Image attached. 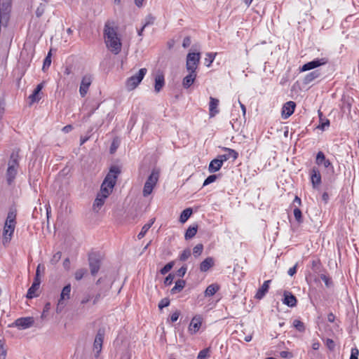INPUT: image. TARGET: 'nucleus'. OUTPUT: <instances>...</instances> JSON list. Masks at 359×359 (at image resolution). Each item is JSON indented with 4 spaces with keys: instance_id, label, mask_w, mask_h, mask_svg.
I'll use <instances>...</instances> for the list:
<instances>
[{
    "instance_id": "f257e3e1",
    "label": "nucleus",
    "mask_w": 359,
    "mask_h": 359,
    "mask_svg": "<svg viewBox=\"0 0 359 359\" xmlns=\"http://www.w3.org/2000/svg\"><path fill=\"white\" fill-rule=\"evenodd\" d=\"M120 172V169L117 166H112L110 168L101 185L100 191L97 194L93 203L94 210L97 212L104 205L105 199L112 192Z\"/></svg>"
},
{
    "instance_id": "f03ea898",
    "label": "nucleus",
    "mask_w": 359,
    "mask_h": 359,
    "mask_svg": "<svg viewBox=\"0 0 359 359\" xmlns=\"http://www.w3.org/2000/svg\"><path fill=\"white\" fill-rule=\"evenodd\" d=\"M104 38L106 46L114 54L121 50L122 43L117 33V28L113 21H107L104 27Z\"/></svg>"
},
{
    "instance_id": "7ed1b4c3",
    "label": "nucleus",
    "mask_w": 359,
    "mask_h": 359,
    "mask_svg": "<svg viewBox=\"0 0 359 359\" xmlns=\"http://www.w3.org/2000/svg\"><path fill=\"white\" fill-rule=\"evenodd\" d=\"M18 154L13 152L8 161V168L6 170V181L8 184H11L15 180L18 173Z\"/></svg>"
},
{
    "instance_id": "20e7f679",
    "label": "nucleus",
    "mask_w": 359,
    "mask_h": 359,
    "mask_svg": "<svg viewBox=\"0 0 359 359\" xmlns=\"http://www.w3.org/2000/svg\"><path fill=\"white\" fill-rule=\"evenodd\" d=\"M159 178V172L158 170L154 169L147 180H146L142 194L144 197L149 196L155 186L156 185Z\"/></svg>"
},
{
    "instance_id": "39448f33",
    "label": "nucleus",
    "mask_w": 359,
    "mask_h": 359,
    "mask_svg": "<svg viewBox=\"0 0 359 359\" xmlns=\"http://www.w3.org/2000/svg\"><path fill=\"white\" fill-rule=\"evenodd\" d=\"M147 72V69L146 68H142L135 75L128 78L126 84L127 89L128 90H134L140 83Z\"/></svg>"
},
{
    "instance_id": "423d86ee",
    "label": "nucleus",
    "mask_w": 359,
    "mask_h": 359,
    "mask_svg": "<svg viewBox=\"0 0 359 359\" xmlns=\"http://www.w3.org/2000/svg\"><path fill=\"white\" fill-rule=\"evenodd\" d=\"M201 60L200 53H189L187 55L186 69L187 71H195L198 68Z\"/></svg>"
},
{
    "instance_id": "0eeeda50",
    "label": "nucleus",
    "mask_w": 359,
    "mask_h": 359,
    "mask_svg": "<svg viewBox=\"0 0 359 359\" xmlns=\"http://www.w3.org/2000/svg\"><path fill=\"white\" fill-rule=\"evenodd\" d=\"M40 269H41V264H39L36 269V276L34 280V282L32 285V286L29 288L27 294V297L28 299H32L34 297H36V291L39 288V285L41 284V279L39 278L40 275Z\"/></svg>"
},
{
    "instance_id": "6e6552de",
    "label": "nucleus",
    "mask_w": 359,
    "mask_h": 359,
    "mask_svg": "<svg viewBox=\"0 0 359 359\" xmlns=\"http://www.w3.org/2000/svg\"><path fill=\"white\" fill-rule=\"evenodd\" d=\"M229 159V156L219 155L217 158L212 160L209 164L208 170L210 172H215L220 170L224 162Z\"/></svg>"
},
{
    "instance_id": "1a4fd4ad",
    "label": "nucleus",
    "mask_w": 359,
    "mask_h": 359,
    "mask_svg": "<svg viewBox=\"0 0 359 359\" xmlns=\"http://www.w3.org/2000/svg\"><path fill=\"white\" fill-rule=\"evenodd\" d=\"M34 323L33 317H24L19 318L15 320L13 325L18 327L20 330H25L31 327Z\"/></svg>"
},
{
    "instance_id": "9d476101",
    "label": "nucleus",
    "mask_w": 359,
    "mask_h": 359,
    "mask_svg": "<svg viewBox=\"0 0 359 359\" xmlns=\"http://www.w3.org/2000/svg\"><path fill=\"white\" fill-rule=\"evenodd\" d=\"M104 330L103 329H100L97 331V333L95 336L94 344H93V351L95 353V356L97 357L100 353L102 351V343L104 340Z\"/></svg>"
},
{
    "instance_id": "9b49d317",
    "label": "nucleus",
    "mask_w": 359,
    "mask_h": 359,
    "mask_svg": "<svg viewBox=\"0 0 359 359\" xmlns=\"http://www.w3.org/2000/svg\"><path fill=\"white\" fill-rule=\"evenodd\" d=\"M328 60L325 57L316 59L311 62L304 64L300 69L301 72L309 71L315 68H317L321 65L327 64Z\"/></svg>"
},
{
    "instance_id": "f8f14e48",
    "label": "nucleus",
    "mask_w": 359,
    "mask_h": 359,
    "mask_svg": "<svg viewBox=\"0 0 359 359\" xmlns=\"http://www.w3.org/2000/svg\"><path fill=\"white\" fill-rule=\"evenodd\" d=\"M71 285L67 284L62 290L60 299L57 304V309H62L66 305L65 302L70 298L71 295Z\"/></svg>"
},
{
    "instance_id": "ddd939ff",
    "label": "nucleus",
    "mask_w": 359,
    "mask_h": 359,
    "mask_svg": "<svg viewBox=\"0 0 359 359\" xmlns=\"http://www.w3.org/2000/svg\"><path fill=\"white\" fill-rule=\"evenodd\" d=\"M15 225L6 224L4 227L3 232V244L6 245L8 244L12 238L13 234L14 233Z\"/></svg>"
},
{
    "instance_id": "4468645a",
    "label": "nucleus",
    "mask_w": 359,
    "mask_h": 359,
    "mask_svg": "<svg viewBox=\"0 0 359 359\" xmlns=\"http://www.w3.org/2000/svg\"><path fill=\"white\" fill-rule=\"evenodd\" d=\"M91 83L92 78L90 75H85L83 76L79 88V93L82 97H85L87 94Z\"/></svg>"
},
{
    "instance_id": "2eb2a0df",
    "label": "nucleus",
    "mask_w": 359,
    "mask_h": 359,
    "mask_svg": "<svg viewBox=\"0 0 359 359\" xmlns=\"http://www.w3.org/2000/svg\"><path fill=\"white\" fill-rule=\"evenodd\" d=\"M202 325V318L200 316H194L189 325L188 331L191 334H196Z\"/></svg>"
},
{
    "instance_id": "dca6fc26",
    "label": "nucleus",
    "mask_w": 359,
    "mask_h": 359,
    "mask_svg": "<svg viewBox=\"0 0 359 359\" xmlns=\"http://www.w3.org/2000/svg\"><path fill=\"white\" fill-rule=\"evenodd\" d=\"M89 266L90 269V273L93 276H95L100 268V261L98 258L95 255H91L89 257Z\"/></svg>"
},
{
    "instance_id": "f3484780",
    "label": "nucleus",
    "mask_w": 359,
    "mask_h": 359,
    "mask_svg": "<svg viewBox=\"0 0 359 359\" xmlns=\"http://www.w3.org/2000/svg\"><path fill=\"white\" fill-rule=\"evenodd\" d=\"M296 104L292 101H289L286 102L282 109V115L285 118H288L290 116L294 111Z\"/></svg>"
},
{
    "instance_id": "a211bd4d",
    "label": "nucleus",
    "mask_w": 359,
    "mask_h": 359,
    "mask_svg": "<svg viewBox=\"0 0 359 359\" xmlns=\"http://www.w3.org/2000/svg\"><path fill=\"white\" fill-rule=\"evenodd\" d=\"M311 180L313 188H316L321 183V175L316 168H313L311 170Z\"/></svg>"
},
{
    "instance_id": "6ab92c4d",
    "label": "nucleus",
    "mask_w": 359,
    "mask_h": 359,
    "mask_svg": "<svg viewBox=\"0 0 359 359\" xmlns=\"http://www.w3.org/2000/svg\"><path fill=\"white\" fill-rule=\"evenodd\" d=\"M284 299L283 302L284 304L293 307L295 306L297 302V298L290 292L285 291L283 293Z\"/></svg>"
},
{
    "instance_id": "aec40b11",
    "label": "nucleus",
    "mask_w": 359,
    "mask_h": 359,
    "mask_svg": "<svg viewBox=\"0 0 359 359\" xmlns=\"http://www.w3.org/2000/svg\"><path fill=\"white\" fill-rule=\"evenodd\" d=\"M189 74L187 75L182 81V85L185 88H189L195 81L197 74L195 71H188Z\"/></svg>"
},
{
    "instance_id": "412c9836",
    "label": "nucleus",
    "mask_w": 359,
    "mask_h": 359,
    "mask_svg": "<svg viewBox=\"0 0 359 359\" xmlns=\"http://www.w3.org/2000/svg\"><path fill=\"white\" fill-rule=\"evenodd\" d=\"M43 86L44 82H41V83L38 84L33 93L29 96V99L31 100V104L39 102L41 99L40 93Z\"/></svg>"
},
{
    "instance_id": "4be33fe9",
    "label": "nucleus",
    "mask_w": 359,
    "mask_h": 359,
    "mask_svg": "<svg viewBox=\"0 0 359 359\" xmlns=\"http://www.w3.org/2000/svg\"><path fill=\"white\" fill-rule=\"evenodd\" d=\"M271 280H266L264 282L263 285H262V287L257 290L256 294H255V298L257 299H262L264 295L266 294V293L268 292L269 290V284L271 283Z\"/></svg>"
},
{
    "instance_id": "5701e85b",
    "label": "nucleus",
    "mask_w": 359,
    "mask_h": 359,
    "mask_svg": "<svg viewBox=\"0 0 359 359\" xmlns=\"http://www.w3.org/2000/svg\"><path fill=\"white\" fill-rule=\"evenodd\" d=\"M218 104H219V100L210 97V104H209V111H210V117H213L217 114L219 113V110L217 109Z\"/></svg>"
},
{
    "instance_id": "b1692460",
    "label": "nucleus",
    "mask_w": 359,
    "mask_h": 359,
    "mask_svg": "<svg viewBox=\"0 0 359 359\" xmlns=\"http://www.w3.org/2000/svg\"><path fill=\"white\" fill-rule=\"evenodd\" d=\"M214 265V259L212 257H207L200 264V271L202 272L208 271Z\"/></svg>"
},
{
    "instance_id": "393cba45",
    "label": "nucleus",
    "mask_w": 359,
    "mask_h": 359,
    "mask_svg": "<svg viewBox=\"0 0 359 359\" xmlns=\"http://www.w3.org/2000/svg\"><path fill=\"white\" fill-rule=\"evenodd\" d=\"M186 282L182 279H180L175 282V286L171 289L170 293L172 294L180 292L185 287Z\"/></svg>"
},
{
    "instance_id": "a878e982",
    "label": "nucleus",
    "mask_w": 359,
    "mask_h": 359,
    "mask_svg": "<svg viewBox=\"0 0 359 359\" xmlns=\"http://www.w3.org/2000/svg\"><path fill=\"white\" fill-rule=\"evenodd\" d=\"M165 83L164 77L163 75L158 74L155 77L154 89L156 93L160 92Z\"/></svg>"
},
{
    "instance_id": "bb28decb",
    "label": "nucleus",
    "mask_w": 359,
    "mask_h": 359,
    "mask_svg": "<svg viewBox=\"0 0 359 359\" xmlns=\"http://www.w3.org/2000/svg\"><path fill=\"white\" fill-rule=\"evenodd\" d=\"M320 74L318 70L311 72L306 74L304 79V83L309 84L320 76Z\"/></svg>"
},
{
    "instance_id": "cd10ccee",
    "label": "nucleus",
    "mask_w": 359,
    "mask_h": 359,
    "mask_svg": "<svg viewBox=\"0 0 359 359\" xmlns=\"http://www.w3.org/2000/svg\"><path fill=\"white\" fill-rule=\"evenodd\" d=\"M219 289V287L217 284H211L208 285L205 291V295L206 297L213 296Z\"/></svg>"
},
{
    "instance_id": "c85d7f7f",
    "label": "nucleus",
    "mask_w": 359,
    "mask_h": 359,
    "mask_svg": "<svg viewBox=\"0 0 359 359\" xmlns=\"http://www.w3.org/2000/svg\"><path fill=\"white\" fill-rule=\"evenodd\" d=\"M154 222V219H151L149 223L146 224L142 226L141 231L137 235V238L139 239H142L145 236L146 233L151 228Z\"/></svg>"
},
{
    "instance_id": "c756f323",
    "label": "nucleus",
    "mask_w": 359,
    "mask_h": 359,
    "mask_svg": "<svg viewBox=\"0 0 359 359\" xmlns=\"http://www.w3.org/2000/svg\"><path fill=\"white\" fill-rule=\"evenodd\" d=\"M192 210L191 208H187L184 210L180 215V222L184 223L191 215Z\"/></svg>"
},
{
    "instance_id": "7c9ffc66",
    "label": "nucleus",
    "mask_w": 359,
    "mask_h": 359,
    "mask_svg": "<svg viewBox=\"0 0 359 359\" xmlns=\"http://www.w3.org/2000/svg\"><path fill=\"white\" fill-rule=\"evenodd\" d=\"M197 232V226H190L185 233V238L187 240L192 238Z\"/></svg>"
},
{
    "instance_id": "2f4dec72",
    "label": "nucleus",
    "mask_w": 359,
    "mask_h": 359,
    "mask_svg": "<svg viewBox=\"0 0 359 359\" xmlns=\"http://www.w3.org/2000/svg\"><path fill=\"white\" fill-rule=\"evenodd\" d=\"M86 269H79L74 273V278L76 280H81L87 273Z\"/></svg>"
},
{
    "instance_id": "473e14b6",
    "label": "nucleus",
    "mask_w": 359,
    "mask_h": 359,
    "mask_svg": "<svg viewBox=\"0 0 359 359\" xmlns=\"http://www.w3.org/2000/svg\"><path fill=\"white\" fill-rule=\"evenodd\" d=\"M15 217H16L15 212L14 211H10L8 213L7 218H6L5 223L15 225V223H16Z\"/></svg>"
},
{
    "instance_id": "72a5a7b5",
    "label": "nucleus",
    "mask_w": 359,
    "mask_h": 359,
    "mask_svg": "<svg viewBox=\"0 0 359 359\" xmlns=\"http://www.w3.org/2000/svg\"><path fill=\"white\" fill-rule=\"evenodd\" d=\"M210 348L201 350L198 354L197 359H207L210 356Z\"/></svg>"
},
{
    "instance_id": "f704fd0d",
    "label": "nucleus",
    "mask_w": 359,
    "mask_h": 359,
    "mask_svg": "<svg viewBox=\"0 0 359 359\" xmlns=\"http://www.w3.org/2000/svg\"><path fill=\"white\" fill-rule=\"evenodd\" d=\"M224 149L225 151H226L228 152V154H222V156H229V159L230 158H232L233 160H235L238 158V154L235 150H233L232 149H229V148H226V147Z\"/></svg>"
},
{
    "instance_id": "c9c22d12",
    "label": "nucleus",
    "mask_w": 359,
    "mask_h": 359,
    "mask_svg": "<svg viewBox=\"0 0 359 359\" xmlns=\"http://www.w3.org/2000/svg\"><path fill=\"white\" fill-rule=\"evenodd\" d=\"M293 213L297 222L299 224L302 223L303 222V217L301 210L298 208H295L293 210Z\"/></svg>"
},
{
    "instance_id": "e433bc0d",
    "label": "nucleus",
    "mask_w": 359,
    "mask_h": 359,
    "mask_svg": "<svg viewBox=\"0 0 359 359\" xmlns=\"http://www.w3.org/2000/svg\"><path fill=\"white\" fill-rule=\"evenodd\" d=\"M215 54L212 53H206V57L205 58V65L207 67H210L215 60Z\"/></svg>"
},
{
    "instance_id": "4c0bfd02",
    "label": "nucleus",
    "mask_w": 359,
    "mask_h": 359,
    "mask_svg": "<svg viewBox=\"0 0 359 359\" xmlns=\"http://www.w3.org/2000/svg\"><path fill=\"white\" fill-rule=\"evenodd\" d=\"M293 326L299 331V332H304L305 330V326H304V324L299 320H294L293 321Z\"/></svg>"
},
{
    "instance_id": "58836bf2",
    "label": "nucleus",
    "mask_w": 359,
    "mask_h": 359,
    "mask_svg": "<svg viewBox=\"0 0 359 359\" xmlns=\"http://www.w3.org/2000/svg\"><path fill=\"white\" fill-rule=\"evenodd\" d=\"M7 354V349L5 347L4 341L0 340V359H6Z\"/></svg>"
},
{
    "instance_id": "ea45409f",
    "label": "nucleus",
    "mask_w": 359,
    "mask_h": 359,
    "mask_svg": "<svg viewBox=\"0 0 359 359\" xmlns=\"http://www.w3.org/2000/svg\"><path fill=\"white\" fill-rule=\"evenodd\" d=\"M174 262H170L165 264L160 271L162 275H165L168 273L173 267Z\"/></svg>"
},
{
    "instance_id": "a19ab883",
    "label": "nucleus",
    "mask_w": 359,
    "mask_h": 359,
    "mask_svg": "<svg viewBox=\"0 0 359 359\" xmlns=\"http://www.w3.org/2000/svg\"><path fill=\"white\" fill-rule=\"evenodd\" d=\"M203 250V245L202 244L196 245L193 249V254L195 257L201 255Z\"/></svg>"
},
{
    "instance_id": "79ce46f5",
    "label": "nucleus",
    "mask_w": 359,
    "mask_h": 359,
    "mask_svg": "<svg viewBox=\"0 0 359 359\" xmlns=\"http://www.w3.org/2000/svg\"><path fill=\"white\" fill-rule=\"evenodd\" d=\"M90 301L93 302L92 294H90V293H86L83 295L81 299V304L84 305Z\"/></svg>"
},
{
    "instance_id": "37998d69",
    "label": "nucleus",
    "mask_w": 359,
    "mask_h": 359,
    "mask_svg": "<svg viewBox=\"0 0 359 359\" xmlns=\"http://www.w3.org/2000/svg\"><path fill=\"white\" fill-rule=\"evenodd\" d=\"M191 256V250L189 249L184 250L180 255V260L184 262Z\"/></svg>"
},
{
    "instance_id": "c03bdc74",
    "label": "nucleus",
    "mask_w": 359,
    "mask_h": 359,
    "mask_svg": "<svg viewBox=\"0 0 359 359\" xmlns=\"http://www.w3.org/2000/svg\"><path fill=\"white\" fill-rule=\"evenodd\" d=\"M50 56H51V53H50V52H49L48 53V55L44 59L43 65V67H42L43 71H45L46 68H48L50 67V65L51 64Z\"/></svg>"
},
{
    "instance_id": "a18cd8bd",
    "label": "nucleus",
    "mask_w": 359,
    "mask_h": 359,
    "mask_svg": "<svg viewBox=\"0 0 359 359\" xmlns=\"http://www.w3.org/2000/svg\"><path fill=\"white\" fill-rule=\"evenodd\" d=\"M325 160H326L325 154H323V152L319 151L316 156V163L318 165H322Z\"/></svg>"
},
{
    "instance_id": "49530a36",
    "label": "nucleus",
    "mask_w": 359,
    "mask_h": 359,
    "mask_svg": "<svg viewBox=\"0 0 359 359\" xmlns=\"http://www.w3.org/2000/svg\"><path fill=\"white\" fill-rule=\"evenodd\" d=\"M170 304V299L168 298H163L162 299L159 304H158V308L159 309H162L164 307L168 306Z\"/></svg>"
},
{
    "instance_id": "de8ad7c7",
    "label": "nucleus",
    "mask_w": 359,
    "mask_h": 359,
    "mask_svg": "<svg viewBox=\"0 0 359 359\" xmlns=\"http://www.w3.org/2000/svg\"><path fill=\"white\" fill-rule=\"evenodd\" d=\"M217 179V176L215 175H210L208 176L204 181L203 182V186H206V185H208L212 182H214Z\"/></svg>"
},
{
    "instance_id": "09e8293b",
    "label": "nucleus",
    "mask_w": 359,
    "mask_h": 359,
    "mask_svg": "<svg viewBox=\"0 0 359 359\" xmlns=\"http://www.w3.org/2000/svg\"><path fill=\"white\" fill-rule=\"evenodd\" d=\"M45 11V5L41 4L36 10V15L39 18L41 17Z\"/></svg>"
},
{
    "instance_id": "8fccbe9b",
    "label": "nucleus",
    "mask_w": 359,
    "mask_h": 359,
    "mask_svg": "<svg viewBox=\"0 0 359 359\" xmlns=\"http://www.w3.org/2000/svg\"><path fill=\"white\" fill-rule=\"evenodd\" d=\"M319 116L320 118L322 121L321 124L318 126L319 128L324 130L325 127L329 126L330 125V121L328 119H326L325 121H323L321 118L322 113L319 111Z\"/></svg>"
},
{
    "instance_id": "3c124183",
    "label": "nucleus",
    "mask_w": 359,
    "mask_h": 359,
    "mask_svg": "<svg viewBox=\"0 0 359 359\" xmlns=\"http://www.w3.org/2000/svg\"><path fill=\"white\" fill-rule=\"evenodd\" d=\"M154 20H155V18L153 17L152 15H149L148 16H147V18L145 19L146 22L144 25V27H146L147 26H148L149 25H152L154 22Z\"/></svg>"
},
{
    "instance_id": "603ef678",
    "label": "nucleus",
    "mask_w": 359,
    "mask_h": 359,
    "mask_svg": "<svg viewBox=\"0 0 359 359\" xmlns=\"http://www.w3.org/2000/svg\"><path fill=\"white\" fill-rule=\"evenodd\" d=\"M326 346L330 350L333 351L335 348V343L334 341L331 339H327L326 340Z\"/></svg>"
},
{
    "instance_id": "864d4df0",
    "label": "nucleus",
    "mask_w": 359,
    "mask_h": 359,
    "mask_svg": "<svg viewBox=\"0 0 359 359\" xmlns=\"http://www.w3.org/2000/svg\"><path fill=\"white\" fill-rule=\"evenodd\" d=\"M320 278L324 281L325 285L329 287L331 286L332 285V281L330 279V278H328L327 276H325V274H321L320 275Z\"/></svg>"
},
{
    "instance_id": "5fc2aeb1",
    "label": "nucleus",
    "mask_w": 359,
    "mask_h": 359,
    "mask_svg": "<svg viewBox=\"0 0 359 359\" xmlns=\"http://www.w3.org/2000/svg\"><path fill=\"white\" fill-rule=\"evenodd\" d=\"M174 279V275L170 273L164 280V285L168 286L172 284Z\"/></svg>"
},
{
    "instance_id": "6e6d98bb",
    "label": "nucleus",
    "mask_w": 359,
    "mask_h": 359,
    "mask_svg": "<svg viewBox=\"0 0 359 359\" xmlns=\"http://www.w3.org/2000/svg\"><path fill=\"white\" fill-rule=\"evenodd\" d=\"M359 351L356 348H353L351 349V353L350 359H358Z\"/></svg>"
},
{
    "instance_id": "4d7b16f0",
    "label": "nucleus",
    "mask_w": 359,
    "mask_h": 359,
    "mask_svg": "<svg viewBox=\"0 0 359 359\" xmlns=\"http://www.w3.org/2000/svg\"><path fill=\"white\" fill-rule=\"evenodd\" d=\"M92 297H93L92 304L95 305L96 304H97L100 302V300L102 299V297L101 293H97L95 295H92Z\"/></svg>"
},
{
    "instance_id": "13d9d810",
    "label": "nucleus",
    "mask_w": 359,
    "mask_h": 359,
    "mask_svg": "<svg viewBox=\"0 0 359 359\" xmlns=\"http://www.w3.org/2000/svg\"><path fill=\"white\" fill-rule=\"evenodd\" d=\"M180 315V313L179 311H175L174 313H172V315L170 316V320L172 322H175L178 320L179 318V316Z\"/></svg>"
},
{
    "instance_id": "bf43d9fd",
    "label": "nucleus",
    "mask_w": 359,
    "mask_h": 359,
    "mask_svg": "<svg viewBox=\"0 0 359 359\" xmlns=\"http://www.w3.org/2000/svg\"><path fill=\"white\" fill-rule=\"evenodd\" d=\"M187 266H182L180 269H179V270L177 271V275L180 276V277H183L186 272H187Z\"/></svg>"
},
{
    "instance_id": "052dcab7",
    "label": "nucleus",
    "mask_w": 359,
    "mask_h": 359,
    "mask_svg": "<svg viewBox=\"0 0 359 359\" xmlns=\"http://www.w3.org/2000/svg\"><path fill=\"white\" fill-rule=\"evenodd\" d=\"M297 264L289 269V270L287 271V273L289 276H292L297 273Z\"/></svg>"
},
{
    "instance_id": "680f3d73",
    "label": "nucleus",
    "mask_w": 359,
    "mask_h": 359,
    "mask_svg": "<svg viewBox=\"0 0 359 359\" xmlns=\"http://www.w3.org/2000/svg\"><path fill=\"white\" fill-rule=\"evenodd\" d=\"M5 110V103L4 101L0 102V119L2 118Z\"/></svg>"
},
{
    "instance_id": "e2e57ef3",
    "label": "nucleus",
    "mask_w": 359,
    "mask_h": 359,
    "mask_svg": "<svg viewBox=\"0 0 359 359\" xmlns=\"http://www.w3.org/2000/svg\"><path fill=\"white\" fill-rule=\"evenodd\" d=\"M280 355L282 358H290L292 357V354L288 352V351H281L280 353Z\"/></svg>"
},
{
    "instance_id": "0e129e2a",
    "label": "nucleus",
    "mask_w": 359,
    "mask_h": 359,
    "mask_svg": "<svg viewBox=\"0 0 359 359\" xmlns=\"http://www.w3.org/2000/svg\"><path fill=\"white\" fill-rule=\"evenodd\" d=\"M191 43V39L189 37H185L183 40L182 46L184 48L188 47Z\"/></svg>"
},
{
    "instance_id": "69168bd1",
    "label": "nucleus",
    "mask_w": 359,
    "mask_h": 359,
    "mask_svg": "<svg viewBox=\"0 0 359 359\" xmlns=\"http://www.w3.org/2000/svg\"><path fill=\"white\" fill-rule=\"evenodd\" d=\"M73 130V126L72 125H67L62 128V130L65 133H68Z\"/></svg>"
},
{
    "instance_id": "338daca9",
    "label": "nucleus",
    "mask_w": 359,
    "mask_h": 359,
    "mask_svg": "<svg viewBox=\"0 0 359 359\" xmlns=\"http://www.w3.org/2000/svg\"><path fill=\"white\" fill-rule=\"evenodd\" d=\"M61 257V253L60 252L55 253L54 255H53V257L52 259V262H57Z\"/></svg>"
},
{
    "instance_id": "774afa93",
    "label": "nucleus",
    "mask_w": 359,
    "mask_h": 359,
    "mask_svg": "<svg viewBox=\"0 0 359 359\" xmlns=\"http://www.w3.org/2000/svg\"><path fill=\"white\" fill-rule=\"evenodd\" d=\"M69 263H70V262H69V258L65 259L64 262H63L64 267L66 268L67 269H69Z\"/></svg>"
}]
</instances>
